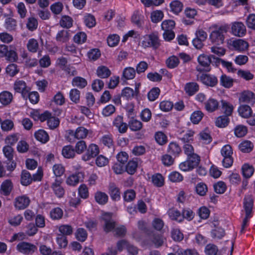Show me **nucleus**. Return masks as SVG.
I'll return each mask as SVG.
<instances>
[{"label":"nucleus","mask_w":255,"mask_h":255,"mask_svg":"<svg viewBox=\"0 0 255 255\" xmlns=\"http://www.w3.org/2000/svg\"><path fill=\"white\" fill-rule=\"evenodd\" d=\"M5 26L9 31L14 30L17 26L16 21L13 18L8 17L5 20Z\"/></svg>","instance_id":"obj_51"},{"label":"nucleus","mask_w":255,"mask_h":255,"mask_svg":"<svg viewBox=\"0 0 255 255\" xmlns=\"http://www.w3.org/2000/svg\"><path fill=\"white\" fill-rule=\"evenodd\" d=\"M239 115L244 118H249L252 113V111L249 106L245 105L241 106L238 109Z\"/></svg>","instance_id":"obj_29"},{"label":"nucleus","mask_w":255,"mask_h":255,"mask_svg":"<svg viewBox=\"0 0 255 255\" xmlns=\"http://www.w3.org/2000/svg\"><path fill=\"white\" fill-rule=\"evenodd\" d=\"M204 114L201 111H194L190 116V120L194 124H198L202 119Z\"/></svg>","instance_id":"obj_42"},{"label":"nucleus","mask_w":255,"mask_h":255,"mask_svg":"<svg viewBox=\"0 0 255 255\" xmlns=\"http://www.w3.org/2000/svg\"><path fill=\"white\" fill-rule=\"evenodd\" d=\"M13 99L12 94L7 91H4L0 93V103L4 106L9 105Z\"/></svg>","instance_id":"obj_16"},{"label":"nucleus","mask_w":255,"mask_h":255,"mask_svg":"<svg viewBox=\"0 0 255 255\" xmlns=\"http://www.w3.org/2000/svg\"><path fill=\"white\" fill-rule=\"evenodd\" d=\"M141 43L142 46L144 48L152 47L156 49L160 45L159 37L155 33L145 35L143 37Z\"/></svg>","instance_id":"obj_2"},{"label":"nucleus","mask_w":255,"mask_h":255,"mask_svg":"<svg viewBox=\"0 0 255 255\" xmlns=\"http://www.w3.org/2000/svg\"><path fill=\"white\" fill-rule=\"evenodd\" d=\"M42 178L40 173L33 174V178L30 174L26 170H23L21 175V183L23 185L27 186L31 183L32 181H39Z\"/></svg>","instance_id":"obj_5"},{"label":"nucleus","mask_w":255,"mask_h":255,"mask_svg":"<svg viewBox=\"0 0 255 255\" xmlns=\"http://www.w3.org/2000/svg\"><path fill=\"white\" fill-rule=\"evenodd\" d=\"M197 78L204 84L210 87H214L218 83V79L214 75L209 74L197 75Z\"/></svg>","instance_id":"obj_6"},{"label":"nucleus","mask_w":255,"mask_h":255,"mask_svg":"<svg viewBox=\"0 0 255 255\" xmlns=\"http://www.w3.org/2000/svg\"><path fill=\"white\" fill-rule=\"evenodd\" d=\"M56 242L60 249L65 248L68 244L67 237L63 235L58 234L56 238Z\"/></svg>","instance_id":"obj_56"},{"label":"nucleus","mask_w":255,"mask_h":255,"mask_svg":"<svg viewBox=\"0 0 255 255\" xmlns=\"http://www.w3.org/2000/svg\"><path fill=\"white\" fill-rule=\"evenodd\" d=\"M253 148V143L249 140H244L239 145V149L244 153L250 152Z\"/></svg>","instance_id":"obj_24"},{"label":"nucleus","mask_w":255,"mask_h":255,"mask_svg":"<svg viewBox=\"0 0 255 255\" xmlns=\"http://www.w3.org/2000/svg\"><path fill=\"white\" fill-rule=\"evenodd\" d=\"M84 22L86 25L88 27L91 28L94 27L96 25L95 17L90 14L85 16Z\"/></svg>","instance_id":"obj_63"},{"label":"nucleus","mask_w":255,"mask_h":255,"mask_svg":"<svg viewBox=\"0 0 255 255\" xmlns=\"http://www.w3.org/2000/svg\"><path fill=\"white\" fill-rule=\"evenodd\" d=\"M128 126L129 128L132 131H137L142 128V124L140 121L138 120L132 119L129 121L128 123Z\"/></svg>","instance_id":"obj_39"},{"label":"nucleus","mask_w":255,"mask_h":255,"mask_svg":"<svg viewBox=\"0 0 255 255\" xmlns=\"http://www.w3.org/2000/svg\"><path fill=\"white\" fill-rule=\"evenodd\" d=\"M4 57L6 60L11 62H16L18 60V55L16 51L13 49H8L6 55Z\"/></svg>","instance_id":"obj_55"},{"label":"nucleus","mask_w":255,"mask_h":255,"mask_svg":"<svg viewBox=\"0 0 255 255\" xmlns=\"http://www.w3.org/2000/svg\"><path fill=\"white\" fill-rule=\"evenodd\" d=\"M76 239L80 242H84L87 238V233L84 228H78L75 233Z\"/></svg>","instance_id":"obj_50"},{"label":"nucleus","mask_w":255,"mask_h":255,"mask_svg":"<svg viewBox=\"0 0 255 255\" xmlns=\"http://www.w3.org/2000/svg\"><path fill=\"white\" fill-rule=\"evenodd\" d=\"M254 168L253 166L248 164H245L242 167V173L243 176L246 178H250L253 174Z\"/></svg>","instance_id":"obj_38"},{"label":"nucleus","mask_w":255,"mask_h":255,"mask_svg":"<svg viewBox=\"0 0 255 255\" xmlns=\"http://www.w3.org/2000/svg\"><path fill=\"white\" fill-rule=\"evenodd\" d=\"M163 16V13L161 10L153 11L151 13L150 15L151 21L154 23H157L162 19Z\"/></svg>","instance_id":"obj_41"},{"label":"nucleus","mask_w":255,"mask_h":255,"mask_svg":"<svg viewBox=\"0 0 255 255\" xmlns=\"http://www.w3.org/2000/svg\"><path fill=\"white\" fill-rule=\"evenodd\" d=\"M75 149L72 145H67L63 147L62 154L63 156L67 158H73L75 155Z\"/></svg>","instance_id":"obj_30"},{"label":"nucleus","mask_w":255,"mask_h":255,"mask_svg":"<svg viewBox=\"0 0 255 255\" xmlns=\"http://www.w3.org/2000/svg\"><path fill=\"white\" fill-rule=\"evenodd\" d=\"M221 105L222 111L225 114V116L227 117L231 116L234 109L233 106L224 100L221 101Z\"/></svg>","instance_id":"obj_32"},{"label":"nucleus","mask_w":255,"mask_h":255,"mask_svg":"<svg viewBox=\"0 0 255 255\" xmlns=\"http://www.w3.org/2000/svg\"><path fill=\"white\" fill-rule=\"evenodd\" d=\"M199 90V85L194 82L188 83L185 86V91L189 96H192Z\"/></svg>","instance_id":"obj_27"},{"label":"nucleus","mask_w":255,"mask_h":255,"mask_svg":"<svg viewBox=\"0 0 255 255\" xmlns=\"http://www.w3.org/2000/svg\"><path fill=\"white\" fill-rule=\"evenodd\" d=\"M181 152V148L178 143L175 142H171L169 143L168 148V152L174 156H178Z\"/></svg>","instance_id":"obj_21"},{"label":"nucleus","mask_w":255,"mask_h":255,"mask_svg":"<svg viewBox=\"0 0 255 255\" xmlns=\"http://www.w3.org/2000/svg\"><path fill=\"white\" fill-rule=\"evenodd\" d=\"M95 199L96 201L100 205H105L108 201V196L104 192L97 191L95 194Z\"/></svg>","instance_id":"obj_22"},{"label":"nucleus","mask_w":255,"mask_h":255,"mask_svg":"<svg viewBox=\"0 0 255 255\" xmlns=\"http://www.w3.org/2000/svg\"><path fill=\"white\" fill-rule=\"evenodd\" d=\"M175 24V22L172 20H165L162 22L161 28L164 32L173 31Z\"/></svg>","instance_id":"obj_45"},{"label":"nucleus","mask_w":255,"mask_h":255,"mask_svg":"<svg viewBox=\"0 0 255 255\" xmlns=\"http://www.w3.org/2000/svg\"><path fill=\"white\" fill-rule=\"evenodd\" d=\"M210 29L211 32L209 35V39L212 43L215 45L222 44L224 42L225 34L228 31V26L226 25L218 26L215 24Z\"/></svg>","instance_id":"obj_1"},{"label":"nucleus","mask_w":255,"mask_h":255,"mask_svg":"<svg viewBox=\"0 0 255 255\" xmlns=\"http://www.w3.org/2000/svg\"><path fill=\"white\" fill-rule=\"evenodd\" d=\"M70 36L69 30L63 29L58 32L55 38L58 42L65 43L69 40Z\"/></svg>","instance_id":"obj_17"},{"label":"nucleus","mask_w":255,"mask_h":255,"mask_svg":"<svg viewBox=\"0 0 255 255\" xmlns=\"http://www.w3.org/2000/svg\"><path fill=\"white\" fill-rule=\"evenodd\" d=\"M135 75V71L133 68L127 67L123 71V77L128 80L132 79Z\"/></svg>","instance_id":"obj_48"},{"label":"nucleus","mask_w":255,"mask_h":255,"mask_svg":"<svg viewBox=\"0 0 255 255\" xmlns=\"http://www.w3.org/2000/svg\"><path fill=\"white\" fill-rule=\"evenodd\" d=\"M30 202L28 197L25 195L19 196L15 199L14 207L17 210H23L28 206Z\"/></svg>","instance_id":"obj_11"},{"label":"nucleus","mask_w":255,"mask_h":255,"mask_svg":"<svg viewBox=\"0 0 255 255\" xmlns=\"http://www.w3.org/2000/svg\"><path fill=\"white\" fill-rule=\"evenodd\" d=\"M58 231L61 233L60 235H63L65 237L70 235L73 233V228L69 225H62L59 227Z\"/></svg>","instance_id":"obj_44"},{"label":"nucleus","mask_w":255,"mask_h":255,"mask_svg":"<svg viewBox=\"0 0 255 255\" xmlns=\"http://www.w3.org/2000/svg\"><path fill=\"white\" fill-rule=\"evenodd\" d=\"M50 216L54 220H58L63 216V211L60 208L53 209L50 212Z\"/></svg>","instance_id":"obj_62"},{"label":"nucleus","mask_w":255,"mask_h":255,"mask_svg":"<svg viewBox=\"0 0 255 255\" xmlns=\"http://www.w3.org/2000/svg\"><path fill=\"white\" fill-rule=\"evenodd\" d=\"M99 153V149L95 144H91L87 147L86 153L83 155L82 159L84 161H88L92 158L96 157Z\"/></svg>","instance_id":"obj_8"},{"label":"nucleus","mask_w":255,"mask_h":255,"mask_svg":"<svg viewBox=\"0 0 255 255\" xmlns=\"http://www.w3.org/2000/svg\"><path fill=\"white\" fill-rule=\"evenodd\" d=\"M72 84L73 86L83 89L87 85V81L85 79L77 76L73 79Z\"/></svg>","instance_id":"obj_34"},{"label":"nucleus","mask_w":255,"mask_h":255,"mask_svg":"<svg viewBox=\"0 0 255 255\" xmlns=\"http://www.w3.org/2000/svg\"><path fill=\"white\" fill-rule=\"evenodd\" d=\"M144 16L142 15L141 12L137 10L135 11L132 14L131 20V22L138 27L142 26L143 23Z\"/></svg>","instance_id":"obj_18"},{"label":"nucleus","mask_w":255,"mask_h":255,"mask_svg":"<svg viewBox=\"0 0 255 255\" xmlns=\"http://www.w3.org/2000/svg\"><path fill=\"white\" fill-rule=\"evenodd\" d=\"M153 184L157 187H161L163 185L164 179L160 174H156L152 176Z\"/></svg>","instance_id":"obj_57"},{"label":"nucleus","mask_w":255,"mask_h":255,"mask_svg":"<svg viewBox=\"0 0 255 255\" xmlns=\"http://www.w3.org/2000/svg\"><path fill=\"white\" fill-rule=\"evenodd\" d=\"M168 214L171 219L178 222L182 221V216L180 212L177 210L170 209L168 211Z\"/></svg>","instance_id":"obj_43"},{"label":"nucleus","mask_w":255,"mask_h":255,"mask_svg":"<svg viewBox=\"0 0 255 255\" xmlns=\"http://www.w3.org/2000/svg\"><path fill=\"white\" fill-rule=\"evenodd\" d=\"M138 93V88L137 86L135 87V91L129 87H126L122 91V96L123 98H125L127 100H129L133 98Z\"/></svg>","instance_id":"obj_20"},{"label":"nucleus","mask_w":255,"mask_h":255,"mask_svg":"<svg viewBox=\"0 0 255 255\" xmlns=\"http://www.w3.org/2000/svg\"><path fill=\"white\" fill-rule=\"evenodd\" d=\"M239 101L240 103L253 105L255 102V94L251 91H245L242 93Z\"/></svg>","instance_id":"obj_13"},{"label":"nucleus","mask_w":255,"mask_h":255,"mask_svg":"<svg viewBox=\"0 0 255 255\" xmlns=\"http://www.w3.org/2000/svg\"><path fill=\"white\" fill-rule=\"evenodd\" d=\"M247 128L243 125L237 126L234 129V132L236 136L242 137L244 136L247 133Z\"/></svg>","instance_id":"obj_49"},{"label":"nucleus","mask_w":255,"mask_h":255,"mask_svg":"<svg viewBox=\"0 0 255 255\" xmlns=\"http://www.w3.org/2000/svg\"><path fill=\"white\" fill-rule=\"evenodd\" d=\"M218 107L219 103L214 99H210L205 103V108L208 112H214L218 109Z\"/></svg>","instance_id":"obj_33"},{"label":"nucleus","mask_w":255,"mask_h":255,"mask_svg":"<svg viewBox=\"0 0 255 255\" xmlns=\"http://www.w3.org/2000/svg\"><path fill=\"white\" fill-rule=\"evenodd\" d=\"M233 46L236 50L242 51L246 50L249 46V44L246 41L240 39L234 41Z\"/></svg>","instance_id":"obj_28"},{"label":"nucleus","mask_w":255,"mask_h":255,"mask_svg":"<svg viewBox=\"0 0 255 255\" xmlns=\"http://www.w3.org/2000/svg\"><path fill=\"white\" fill-rule=\"evenodd\" d=\"M86 142L84 140H80L76 144L75 150L78 154H81L87 149Z\"/></svg>","instance_id":"obj_61"},{"label":"nucleus","mask_w":255,"mask_h":255,"mask_svg":"<svg viewBox=\"0 0 255 255\" xmlns=\"http://www.w3.org/2000/svg\"><path fill=\"white\" fill-rule=\"evenodd\" d=\"M120 37L117 34H113L108 36L107 38V43L111 47L116 46L119 42Z\"/></svg>","instance_id":"obj_64"},{"label":"nucleus","mask_w":255,"mask_h":255,"mask_svg":"<svg viewBox=\"0 0 255 255\" xmlns=\"http://www.w3.org/2000/svg\"><path fill=\"white\" fill-rule=\"evenodd\" d=\"M89 130L83 127H78L75 131L71 130L69 134L71 136H73L77 139H84L86 138Z\"/></svg>","instance_id":"obj_12"},{"label":"nucleus","mask_w":255,"mask_h":255,"mask_svg":"<svg viewBox=\"0 0 255 255\" xmlns=\"http://www.w3.org/2000/svg\"><path fill=\"white\" fill-rule=\"evenodd\" d=\"M137 162L134 160L129 161L126 166V171L129 174H133L136 171Z\"/></svg>","instance_id":"obj_59"},{"label":"nucleus","mask_w":255,"mask_h":255,"mask_svg":"<svg viewBox=\"0 0 255 255\" xmlns=\"http://www.w3.org/2000/svg\"><path fill=\"white\" fill-rule=\"evenodd\" d=\"M196 191L198 195L200 196H204L208 191V188L205 183L200 182L197 184L196 186Z\"/></svg>","instance_id":"obj_58"},{"label":"nucleus","mask_w":255,"mask_h":255,"mask_svg":"<svg viewBox=\"0 0 255 255\" xmlns=\"http://www.w3.org/2000/svg\"><path fill=\"white\" fill-rule=\"evenodd\" d=\"M60 24L63 27L69 28L72 26L73 19L69 16H63L60 21Z\"/></svg>","instance_id":"obj_47"},{"label":"nucleus","mask_w":255,"mask_h":255,"mask_svg":"<svg viewBox=\"0 0 255 255\" xmlns=\"http://www.w3.org/2000/svg\"><path fill=\"white\" fill-rule=\"evenodd\" d=\"M12 188V182L10 180H6L1 185V191L4 195H8L10 194Z\"/></svg>","instance_id":"obj_36"},{"label":"nucleus","mask_w":255,"mask_h":255,"mask_svg":"<svg viewBox=\"0 0 255 255\" xmlns=\"http://www.w3.org/2000/svg\"><path fill=\"white\" fill-rule=\"evenodd\" d=\"M109 190L110 195L113 200L119 201L121 199L120 190L114 183L110 184Z\"/></svg>","instance_id":"obj_19"},{"label":"nucleus","mask_w":255,"mask_h":255,"mask_svg":"<svg viewBox=\"0 0 255 255\" xmlns=\"http://www.w3.org/2000/svg\"><path fill=\"white\" fill-rule=\"evenodd\" d=\"M0 124L1 129L4 131L11 130L14 126L13 122L10 120H5L1 122Z\"/></svg>","instance_id":"obj_60"},{"label":"nucleus","mask_w":255,"mask_h":255,"mask_svg":"<svg viewBox=\"0 0 255 255\" xmlns=\"http://www.w3.org/2000/svg\"><path fill=\"white\" fill-rule=\"evenodd\" d=\"M254 200L251 195L245 196L244 202V207L246 213L252 214Z\"/></svg>","instance_id":"obj_23"},{"label":"nucleus","mask_w":255,"mask_h":255,"mask_svg":"<svg viewBox=\"0 0 255 255\" xmlns=\"http://www.w3.org/2000/svg\"><path fill=\"white\" fill-rule=\"evenodd\" d=\"M179 61L178 58L174 56L168 58L166 61L167 66L169 68H174L177 67L179 64Z\"/></svg>","instance_id":"obj_53"},{"label":"nucleus","mask_w":255,"mask_h":255,"mask_svg":"<svg viewBox=\"0 0 255 255\" xmlns=\"http://www.w3.org/2000/svg\"><path fill=\"white\" fill-rule=\"evenodd\" d=\"M62 183V180L61 179L56 178L51 185V188L54 194L59 198H62L65 194V190L61 185Z\"/></svg>","instance_id":"obj_7"},{"label":"nucleus","mask_w":255,"mask_h":255,"mask_svg":"<svg viewBox=\"0 0 255 255\" xmlns=\"http://www.w3.org/2000/svg\"><path fill=\"white\" fill-rule=\"evenodd\" d=\"M36 139L42 142L46 143L49 140V135L48 133L43 129H39L34 133Z\"/></svg>","instance_id":"obj_26"},{"label":"nucleus","mask_w":255,"mask_h":255,"mask_svg":"<svg viewBox=\"0 0 255 255\" xmlns=\"http://www.w3.org/2000/svg\"><path fill=\"white\" fill-rule=\"evenodd\" d=\"M112 213H105L103 215L104 230L106 233L112 231L116 227V223L112 219Z\"/></svg>","instance_id":"obj_9"},{"label":"nucleus","mask_w":255,"mask_h":255,"mask_svg":"<svg viewBox=\"0 0 255 255\" xmlns=\"http://www.w3.org/2000/svg\"><path fill=\"white\" fill-rule=\"evenodd\" d=\"M231 30L233 35L238 37H243L246 33V26L241 22L233 23L232 25Z\"/></svg>","instance_id":"obj_10"},{"label":"nucleus","mask_w":255,"mask_h":255,"mask_svg":"<svg viewBox=\"0 0 255 255\" xmlns=\"http://www.w3.org/2000/svg\"><path fill=\"white\" fill-rule=\"evenodd\" d=\"M229 122V119L227 116H221L217 118L216 121V125L219 128L226 127Z\"/></svg>","instance_id":"obj_46"},{"label":"nucleus","mask_w":255,"mask_h":255,"mask_svg":"<svg viewBox=\"0 0 255 255\" xmlns=\"http://www.w3.org/2000/svg\"><path fill=\"white\" fill-rule=\"evenodd\" d=\"M234 80L232 78L223 75L220 78L221 84L225 88H229L233 85Z\"/></svg>","instance_id":"obj_40"},{"label":"nucleus","mask_w":255,"mask_h":255,"mask_svg":"<svg viewBox=\"0 0 255 255\" xmlns=\"http://www.w3.org/2000/svg\"><path fill=\"white\" fill-rule=\"evenodd\" d=\"M28 50L32 53H36L39 48V44L37 40L31 38L26 44Z\"/></svg>","instance_id":"obj_35"},{"label":"nucleus","mask_w":255,"mask_h":255,"mask_svg":"<svg viewBox=\"0 0 255 255\" xmlns=\"http://www.w3.org/2000/svg\"><path fill=\"white\" fill-rule=\"evenodd\" d=\"M210 55L208 56L205 54L200 55L198 58V61L200 65L204 67L202 68L200 66L196 67V70L199 72L205 71L209 72L211 70L210 64L211 63Z\"/></svg>","instance_id":"obj_4"},{"label":"nucleus","mask_w":255,"mask_h":255,"mask_svg":"<svg viewBox=\"0 0 255 255\" xmlns=\"http://www.w3.org/2000/svg\"><path fill=\"white\" fill-rule=\"evenodd\" d=\"M170 7L171 11L175 14H178L182 11L183 5L180 1L175 0L171 2Z\"/></svg>","instance_id":"obj_31"},{"label":"nucleus","mask_w":255,"mask_h":255,"mask_svg":"<svg viewBox=\"0 0 255 255\" xmlns=\"http://www.w3.org/2000/svg\"><path fill=\"white\" fill-rule=\"evenodd\" d=\"M96 73L97 76L101 78H107L111 75V72L108 67L101 66L98 67Z\"/></svg>","instance_id":"obj_25"},{"label":"nucleus","mask_w":255,"mask_h":255,"mask_svg":"<svg viewBox=\"0 0 255 255\" xmlns=\"http://www.w3.org/2000/svg\"><path fill=\"white\" fill-rule=\"evenodd\" d=\"M113 125L118 131L122 133H125L128 129V125L123 122V118L121 116H117L113 121Z\"/></svg>","instance_id":"obj_14"},{"label":"nucleus","mask_w":255,"mask_h":255,"mask_svg":"<svg viewBox=\"0 0 255 255\" xmlns=\"http://www.w3.org/2000/svg\"><path fill=\"white\" fill-rule=\"evenodd\" d=\"M219 252L217 247L214 244L207 245L205 249L206 255H217Z\"/></svg>","instance_id":"obj_52"},{"label":"nucleus","mask_w":255,"mask_h":255,"mask_svg":"<svg viewBox=\"0 0 255 255\" xmlns=\"http://www.w3.org/2000/svg\"><path fill=\"white\" fill-rule=\"evenodd\" d=\"M17 251L25 255H32L37 251L36 245L26 242H21L16 247Z\"/></svg>","instance_id":"obj_3"},{"label":"nucleus","mask_w":255,"mask_h":255,"mask_svg":"<svg viewBox=\"0 0 255 255\" xmlns=\"http://www.w3.org/2000/svg\"><path fill=\"white\" fill-rule=\"evenodd\" d=\"M187 160L193 168L198 165L200 161V157L196 153H192V154L187 156Z\"/></svg>","instance_id":"obj_37"},{"label":"nucleus","mask_w":255,"mask_h":255,"mask_svg":"<svg viewBox=\"0 0 255 255\" xmlns=\"http://www.w3.org/2000/svg\"><path fill=\"white\" fill-rule=\"evenodd\" d=\"M13 89L16 92L21 93L23 97L28 92L26 84L23 80H16L13 84Z\"/></svg>","instance_id":"obj_15"},{"label":"nucleus","mask_w":255,"mask_h":255,"mask_svg":"<svg viewBox=\"0 0 255 255\" xmlns=\"http://www.w3.org/2000/svg\"><path fill=\"white\" fill-rule=\"evenodd\" d=\"M6 72L10 77H13L19 72V69L16 64H10L6 67Z\"/></svg>","instance_id":"obj_54"}]
</instances>
